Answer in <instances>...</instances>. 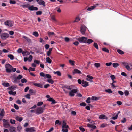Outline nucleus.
<instances>
[{"mask_svg":"<svg viewBox=\"0 0 132 132\" xmlns=\"http://www.w3.org/2000/svg\"><path fill=\"white\" fill-rule=\"evenodd\" d=\"M113 67L114 68L117 67L119 66V64L117 63H114L112 64Z\"/></svg>","mask_w":132,"mask_h":132,"instance_id":"nucleus-48","label":"nucleus"},{"mask_svg":"<svg viewBox=\"0 0 132 132\" xmlns=\"http://www.w3.org/2000/svg\"><path fill=\"white\" fill-rule=\"evenodd\" d=\"M47 81L51 84H53L54 82V81L50 79H47Z\"/></svg>","mask_w":132,"mask_h":132,"instance_id":"nucleus-50","label":"nucleus"},{"mask_svg":"<svg viewBox=\"0 0 132 132\" xmlns=\"http://www.w3.org/2000/svg\"><path fill=\"white\" fill-rule=\"evenodd\" d=\"M21 81L22 83H24V82H27V80L25 78H23L21 80Z\"/></svg>","mask_w":132,"mask_h":132,"instance_id":"nucleus-58","label":"nucleus"},{"mask_svg":"<svg viewBox=\"0 0 132 132\" xmlns=\"http://www.w3.org/2000/svg\"><path fill=\"white\" fill-rule=\"evenodd\" d=\"M28 71L30 72V71H35V68L30 67L28 69Z\"/></svg>","mask_w":132,"mask_h":132,"instance_id":"nucleus-49","label":"nucleus"},{"mask_svg":"<svg viewBox=\"0 0 132 132\" xmlns=\"http://www.w3.org/2000/svg\"><path fill=\"white\" fill-rule=\"evenodd\" d=\"M9 36V35L7 33H2L1 35V38L3 40H5Z\"/></svg>","mask_w":132,"mask_h":132,"instance_id":"nucleus-6","label":"nucleus"},{"mask_svg":"<svg viewBox=\"0 0 132 132\" xmlns=\"http://www.w3.org/2000/svg\"><path fill=\"white\" fill-rule=\"evenodd\" d=\"M105 91L106 92H108L109 94L111 93H112V91L110 89H106L105 90Z\"/></svg>","mask_w":132,"mask_h":132,"instance_id":"nucleus-45","label":"nucleus"},{"mask_svg":"<svg viewBox=\"0 0 132 132\" xmlns=\"http://www.w3.org/2000/svg\"><path fill=\"white\" fill-rule=\"evenodd\" d=\"M73 73L74 74H82L81 72L77 69H75L73 70Z\"/></svg>","mask_w":132,"mask_h":132,"instance_id":"nucleus-16","label":"nucleus"},{"mask_svg":"<svg viewBox=\"0 0 132 132\" xmlns=\"http://www.w3.org/2000/svg\"><path fill=\"white\" fill-rule=\"evenodd\" d=\"M121 63L125 67V68L127 70L130 71L131 70V69L129 65V62H121Z\"/></svg>","mask_w":132,"mask_h":132,"instance_id":"nucleus-7","label":"nucleus"},{"mask_svg":"<svg viewBox=\"0 0 132 132\" xmlns=\"http://www.w3.org/2000/svg\"><path fill=\"white\" fill-rule=\"evenodd\" d=\"M87 38V37H82L78 38L76 39L81 43H86Z\"/></svg>","mask_w":132,"mask_h":132,"instance_id":"nucleus-3","label":"nucleus"},{"mask_svg":"<svg viewBox=\"0 0 132 132\" xmlns=\"http://www.w3.org/2000/svg\"><path fill=\"white\" fill-rule=\"evenodd\" d=\"M40 75L42 77H43L45 79L46 78L48 79H51L52 77L51 75L49 74H45L43 72H41L40 73Z\"/></svg>","mask_w":132,"mask_h":132,"instance_id":"nucleus-5","label":"nucleus"},{"mask_svg":"<svg viewBox=\"0 0 132 132\" xmlns=\"http://www.w3.org/2000/svg\"><path fill=\"white\" fill-rule=\"evenodd\" d=\"M8 57L11 60H13L14 59V56L12 55L9 54L8 55Z\"/></svg>","mask_w":132,"mask_h":132,"instance_id":"nucleus-39","label":"nucleus"},{"mask_svg":"<svg viewBox=\"0 0 132 132\" xmlns=\"http://www.w3.org/2000/svg\"><path fill=\"white\" fill-rule=\"evenodd\" d=\"M87 29L86 27L84 25H81V32L84 35L85 34V31Z\"/></svg>","mask_w":132,"mask_h":132,"instance_id":"nucleus-9","label":"nucleus"},{"mask_svg":"<svg viewBox=\"0 0 132 132\" xmlns=\"http://www.w3.org/2000/svg\"><path fill=\"white\" fill-rule=\"evenodd\" d=\"M10 132H16V129L14 127H11L10 130Z\"/></svg>","mask_w":132,"mask_h":132,"instance_id":"nucleus-28","label":"nucleus"},{"mask_svg":"<svg viewBox=\"0 0 132 132\" xmlns=\"http://www.w3.org/2000/svg\"><path fill=\"white\" fill-rule=\"evenodd\" d=\"M17 52L18 53H22L23 52L21 48H19L17 50Z\"/></svg>","mask_w":132,"mask_h":132,"instance_id":"nucleus-64","label":"nucleus"},{"mask_svg":"<svg viewBox=\"0 0 132 132\" xmlns=\"http://www.w3.org/2000/svg\"><path fill=\"white\" fill-rule=\"evenodd\" d=\"M9 93L10 95H14L16 94V92H13L12 91H10L9 92Z\"/></svg>","mask_w":132,"mask_h":132,"instance_id":"nucleus-41","label":"nucleus"},{"mask_svg":"<svg viewBox=\"0 0 132 132\" xmlns=\"http://www.w3.org/2000/svg\"><path fill=\"white\" fill-rule=\"evenodd\" d=\"M95 8V6H94V5L93 6L90 7L88 8L87 9V11H91L93 9Z\"/></svg>","mask_w":132,"mask_h":132,"instance_id":"nucleus-30","label":"nucleus"},{"mask_svg":"<svg viewBox=\"0 0 132 132\" xmlns=\"http://www.w3.org/2000/svg\"><path fill=\"white\" fill-rule=\"evenodd\" d=\"M78 91V89L77 88L73 89L72 88V89L69 92V94L71 97H73L74 96L75 94L77 93Z\"/></svg>","mask_w":132,"mask_h":132,"instance_id":"nucleus-2","label":"nucleus"},{"mask_svg":"<svg viewBox=\"0 0 132 132\" xmlns=\"http://www.w3.org/2000/svg\"><path fill=\"white\" fill-rule=\"evenodd\" d=\"M93 45L96 49H98V45L96 43H94Z\"/></svg>","mask_w":132,"mask_h":132,"instance_id":"nucleus-40","label":"nucleus"},{"mask_svg":"<svg viewBox=\"0 0 132 132\" xmlns=\"http://www.w3.org/2000/svg\"><path fill=\"white\" fill-rule=\"evenodd\" d=\"M36 91L32 89H30L29 90V93L30 94H32L34 93H36Z\"/></svg>","mask_w":132,"mask_h":132,"instance_id":"nucleus-33","label":"nucleus"},{"mask_svg":"<svg viewBox=\"0 0 132 132\" xmlns=\"http://www.w3.org/2000/svg\"><path fill=\"white\" fill-rule=\"evenodd\" d=\"M33 35L36 37H37L39 35L38 32L36 31H35L33 33Z\"/></svg>","mask_w":132,"mask_h":132,"instance_id":"nucleus-42","label":"nucleus"},{"mask_svg":"<svg viewBox=\"0 0 132 132\" xmlns=\"http://www.w3.org/2000/svg\"><path fill=\"white\" fill-rule=\"evenodd\" d=\"M5 24L6 26L9 27H12L13 25V22L12 21L10 20H7L4 23Z\"/></svg>","mask_w":132,"mask_h":132,"instance_id":"nucleus-8","label":"nucleus"},{"mask_svg":"<svg viewBox=\"0 0 132 132\" xmlns=\"http://www.w3.org/2000/svg\"><path fill=\"white\" fill-rule=\"evenodd\" d=\"M87 127L89 128H92V129L91 130V131H93V129H95L96 128V127L95 125H92L88 123L87 125Z\"/></svg>","mask_w":132,"mask_h":132,"instance_id":"nucleus-15","label":"nucleus"},{"mask_svg":"<svg viewBox=\"0 0 132 132\" xmlns=\"http://www.w3.org/2000/svg\"><path fill=\"white\" fill-rule=\"evenodd\" d=\"M15 119L17 121H19V122H21L23 120L22 117L18 116H16L15 117Z\"/></svg>","mask_w":132,"mask_h":132,"instance_id":"nucleus-23","label":"nucleus"},{"mask_svg":"<svg viewBox=\"0 0 132 132\" xmlns=\"http://www.w3.org/2000/svg\"><path fill=\"white\" fill-rule=\"evenodd\" d=\"M64 40L66 42H68L70 40V39L68 37H66L64 38Z\"/></svg>","mask_w":132,"mask_h":132,"instance_id":"nucleus-57","label":"nucleus"},{"mask_svg":"<svg viewBox=\"0 0 132 132\" xmlns=\"http://www.w3.org/2000/svg\"><path fill=\"white\" fill-rule=\"evenodd\" d=\"M46 62L49 64H50L51 63L52 60L50 57H47L46 58Z\"/></svg>","mask_w":132,"mask_h":132,"instance_id":"nucleus-27","label":"nucleus"},{"mask_svg":"<svg viewBox=\"0 0 132 132\" xmlns=\"http://www.w3.org/2000/svg\"><path fill=\"white\" fill-rule=\"evenodd\" d=\"M63 88L65 89H66L68 90H71L72 89V87L71 86H64L63 87Z\"/></svg>","mask_w":132,"mask_h":132,"instance_id":"nucleus-20","label":"nucleus"},{"mask_svg":"<svg viewBox=\"0 0 132 132\" xmlns=\"http://www.w3.org/2000/svg\"><path fill=\"white\" fill-rule=\"evenodd\" d=\"M22 78V76L20 75H19L18 76L16 77V78L18 80H20Z\"/></svg>","mask_w":132,"mask_h":132,"instance_id":"nucleus-56","label":"nucleus"},{"mask_svg":"<svg viewBox=\"0 0 132 132\" xmlns=\"http://www.w3.org/2000/svg\"><path fill=\"white\" fill-rule=\"evenodd\" d=\"M111 85L113 89L115 88L116 87H117V86L115 85V84L114 83L112 82L111 84Z\"/></svg>","mask_w":132,"mask_h":132,"instance_id":"nucleus-61","label":"nucleus"},{"mask_svg":"<svg viewBox=\"0 0 132 132\" xmlns=\"http://www.w3.org/2000/svg\"><path fill=\"white\" fill-rule=\"evenodd\" d=\"M117 52L119 54H124L123 52L120 49L118 50Z\"/></svg>","mask_w":132,"mask_h":132,"instance_id":"nucleus-43","label":"nucleus"},{"mask_svg":"<svg viewBox=\"0 0 132 132\" xmlns=\"http://www.w3.org/2000/svg\"><path fill=\"white\" fill-rule=\"evenodd\" d=\"M22 54L23 56L29 55L30 53L27 51H23L22 52Z\"/></svg>","mask_w":132,"mask_h":132,"instance_id":"nucleus-19","label":"nucleus"},{"mask_svg":"<svg viewBox=\"0 0 132 132\" xmlns=\"http://www.w3.org/2000/svg\"><path fill=\"white\" fill-rule=\"evenodd\" d=\"M111 79L112 80H114L116 79V77L114 75H112L110 76Z\"/></svg>","mask_w":132,"mask_h":132,"instance_id":"nucleus-63","label":"nucleus"},{"mask_svg":"<svg viewBox=\"0 0 132 132\" xmlns=\"http://www.w3.org/2000/svg\"><path fill=\"white\" fill-rule=\"evenodd\" d=\"M125 95V96H128L129 94V92L127 90L125 91L124 92Z\"/></svg>","mask_w":132,"mask_h":132,"instance_id":"nucleus-59","label":"nucleus"},{"mask_svg":"<svg viewBox=\"0 0 132 132\" xmlns=\"http://www.w3.org/2000/svg\"><path fill=\"white\" fill-rule=\"evenodd\" d=\"M89 85L88 82L83 80L82 81V85L84 87H86Z\"/></svg>","mask_w":132,"mask_h":132,"instance_id":"nucleus-12","label":"nucleus"},{"mask_svg":"<svg viewBox=\"0 0 132 132\" xmlns=\"http://www.w3.org/2000/svg\"><path fill=\"white\" fill-rule=\"evenodd\" d=\"M30 95L29 94H28L25 96V97L26 98L28 99H30Z\"/></svg>","mask_w":132,"mask_h":132,"instance_id":"nucleus-60","label":"nucleus"},{"mask_svg":"<svg viewBox=\"0 0 132 132\" xmlns=\"http://www.w3.org/2000/svg\"><path fill=\"white\" fill-rule=\"evenodd\" d=\"M38 3L39 5H43L44 6H45V2L42 0L40 1Z\"/></svg>","mask_w":132,"mask_h":132,"instance_id":"nucleus-24","label":"nucleus"},{"mask_svg":"<svg viewBox=\"0 0 132 132\" xmlns=\"http://www.w3.org/2000/svg\"><path fill=\"white\" fill-rule=\"evenodd\" d=\"M95 6V8L97 7H102V4L101 3L96 4L94 5Z\"/></svg>","mask_w":132,"mask_h":132,"instance_id":"nucleus-34","label":"nucleus"},{"mask_svg":"<svg viewBox=\"0 0 132 132\" xmlns=\"http://www.w3.org/2000/svg\"><path fill=\"white\" fill-rule=\"evenodd\" d=\"M25 131L27 132H34L35 131V128L34 127L28 128L26 129Z\"/></svg>","mask_w":132,"mask_h":132,"instance_id":"nucleus-10","label":"nucleus"},{"mask_svg":"<svg viewBox=\"0 0 132 132\" xmlns=\"http://www.w3.org/2000/svg\"><path fill=\"white\" fill-rule=\"evenodd\" d=\"M6 71L8 73H10L12 71L15 72L16 69L15 68H13V67L9 64H7L5 65Z\"/></svg>","mask_w":132,"mask_h":132,"instance_id":"nucleus-1","label":"nucleus"},{"mask_svg":"<svg viewBox=\"0 0 132 132\" xmlns=\"http://www.w3.org/2000/svg\"><path fill=\"white\" fill-rule=\"evenodd\" d=\"M33 59V56L31 55H30L28 58V61L29 62H30Z\"/></svg>","mask_w":132,"mask_h":132,"instance_id":"nucleus-37","label":"nucleus"},{"mask_svg":"<svg viewBox=\"0 0 132 132\" xmlns=\"http://www.w3.org/2000/svg\"><path fill=\"white\" fill-rule=\"evenodd\" d=\"M91 98L90 97H88L86 100V102L88 103H89L90 102Z\"/></svg>","mask_w":132,"mask_h":132,"instance_id":"nucleus-54","label":"nucleus"},{"mask_svg":"<svg viewBox=\"0 0 132 132\" xmlns=\"http://www.w3.org/2000/svg\"><path fill=\"white\" fill-rule=\"evenodd\" d=\"M2 85L4 86L5 87H8L9 86V84L7 82H4L2 83Z\"/></svg>","mask_w":132,"mask_h":132,"instance_id":"nucleus-32","label":"nucleus"},{"mask_svg":"<svg viewBox=\"0 0 132 132\" xmlns=\"http://www.w3.org/2000/svg\"><path fill=\"white\" fill-rule=\"evenodd\" d=\"M91 100H98V98L95 96H93L91 98Z\"/></svg>","mask_w":132,"mask_h":132,"instance_id":"nucleus-51","label":"nucleus"},{"mask_svg":"<svg viewBox=\"0 0 132 132\" xmlns=\"http://www.w3.org/2000/svg\"><path fill=\"white\" fill-rule=\"evenodd\" d=\"M33 85L42 88L43 87L42 85L40 83H34Z\"/></svg>","mask_w":132,"mask_h":132,"instance_id":"nucleus-22","label":"nucleus"},{"mask_svg":"<svg viewBox=\"0 0 132 132\" xmlns=\"http://www.w3.org/2000/svg\"><path fill=\"white\" fill-rule=\"evenodd\" d=\"M22 37L25 39L28 43H29L31 42V40L29 37L24 36H22Z\"/></svg>","mask_w":132,"mask_h":132,"instance_id":"nucleus-21","label":"nucleus"},{"mask_svg":"<svg viewBox=\"0 0 132 132\" xmlns=\"http://www.w3.org/2000/svg\"><path fill=\"white\" fill-rule=\"evenodd\" d=\"M52 50V48H50L49 50V51H47V55L48 56H50V55L51 54V52Z\"/></svg>","mask_w":132,"mask_h":132,"instance_id":"nucleus-31","label":"nucleus"},{"mask_svg":"<svg viewBox=\"0 0 132 132\" xmlns=\"http://www.w3.org/2000/svg\"><path fill=\"white\" fill-rule=\"evenodd\" d=\"M86 77L88 78L86 79V80L87 81H89L91 82H93V81L92 80L93 78V77L89 75H87Z\"/></svg>","mask_w":132,"mask_h":132,"instance_id":"nucleus-14","label":"nucleus"},{"mask_svg":"<svg viewBox=\"0 0 132 132\" xmlns=\"http://www.w3.org/2000/svg\"><path fill=\"white\" fill-rule=\"evenodd\" d=\"M22 128L21 126L20 125L18 126L17 127V130L18 131H20Z\"/></svg>","mask_w":132,"mask_h":132,"instance_id":"nucleus-62","label":"nucleus"},{"mask_svg":"<svg viewBox=\"0 0 132 132\" xmlns=\"http://www.w3.org/2000/svg\"><path fill=\"white\" fill-rule=\"evenodd\" d=\"M48 35L50 37L55 35V34L53 32H48Z\"/></svg>","mask_w":132,"mask_h":132,"instance_id":"nucleus-38","label":"nucleus"},{"mask_svg":"<svg viewBox=\"0 0 132 132\" xmlns=\"http://www.w3.org/2000/svg\"><path fill=\"white\" fill-rule=\"evenodd\" d=\"M102 50L103 51L106 52L108 53H109V50L105 48H103L102 49Z\"/></svg>","mask_w":132,"mask_h":132,"instance_id":"nucleus-52","label":"nucleus"},{"mask_svg":"<svg viewBox=\"0 0 132 132\" xmlns=\"http://www.w3.org/2000/svg\"><path fill=\"white\" fill-rule=\"evenodd\" d=\"M54 73L55 74H57L59 76H60L61 75V73L59 71H57L56 72H54Z\"/></svg>","mask_w":132,"mask_h":132,"instance_id":"nucleus-44","label":"nucleus"},{"mask_svg":"<svg viewBox=\"0 0 132 132\" xmlns=\"http://www.w3.org/2000/svg\"><path fill=\"white\" fill-rule=\"evenodd\" d=\"M44 110L42 107H39L37 108L35 112L36 114L37 115H39L42 113L44 111Z\"/></svg>","mask_w":132,"mask_h":132,"instance_id":"nucleus-4","label":"nucleus"},{"mask_svg":"<svg viewBox=\"0 0 132 132\" xmlns=\"http://www.w3.org/2000/svg\"><path fill=\"white\" fill-rule=\"evenodd\" d=\"M64 127L68 128L69 126H68L67 125L66 123V121H65L64 120L63 121V123H62V126H63V125H64Z\"/></svg>","mask_w":132,"mask_h":132,"instance_id":"nucleus-36","label":"nucleus"},{"mask_svg":"<svg viewBox=\"0 0 132 132\" xmlns=\"http://www.w3.org/2000/svg\"><path fill=\"white\" fill-rule=\"evenodd\" d=\"M94 65L97 68H98L100 66V64L99 63H95Z\"/></svg>","mask_w":132,"mask_h":132,"instance_id":"nucleus-53","label":"nucleus"},{"mask_svg":"<svg viewBox=\"0 0 132 132\" xmlns=\"http://www.w3.org/2000/svg\"><path fill=\"white\" fill-rule=\"evenodd\" d=\"M86 41V43L90 44L93 42V40L90 39H88L87 38Z\"/></svg>","mask_w":132,"mask_h":132,"instance_id":"nucleus-25","label":"nucleus"},{"mask_svg":"<svg viewBox=\"0 0 132 132\" xmlns=\"http://www.w3.org/2000/svg\"><path fill=\"white\" fill-rule=\"evenodd\" d=\"M43 104V103L42 102L40 101L38 102L37 105L38 106H40L42 105Z\"/></svg>","mask_w":132,"mask_h":132,"instance_id":"nucleus-46","label":"nucleus"},{"mask_svg":"<svg viewBox=\"0 0 132 132\" xmlns=\"http://www.w3.org/2000/svg\"><path fill=\"white\" fill-rule=\"evenodd\" d=\"M80 19V18L77 17L76 18L75 20L73 21V22H77L79 21Z\"/></svg>","mask_w":132,"mask_h":132,"instance_id":"nucleus-35","label":"nucleus"},{"mask_svg":"<svg viewBox=\"0 0 132 132\" xmlns=\"http://www.w3.org/2000/svg\"><path fill=\"white\" fill-rule=\"evenodd\" d=\"M10 3L11 4H15L16 2L15 0H10Z\"/></svg>","mask_w":132,"mask_h":132,"instance_id":"nucleus-47","label":"nucleus"},{"mask_svg":"<svg viewBox=\"0 0 132 132\" xmlns=\"http://www.w3.org/2000/svg\"><path fill=\"white\" fill-rule=\"evenodd\" d=\"M64 125L65 124L64 123L63 125V126H62V131L63 132H68V128L64 127Z\"/></svg>","mask_w":132,"mask_h":132,"instance_id":"nucleus-17","label":"nucleus"},{"mask_svg":"<svg viewBox=\"0 0 132 132\" xmlns=\"http://www.w3.org/2000/svg\"><path fill=\"white\" fill-rule=\"evenodd\" d=\"M99 118L100 119H107L108 117L104 114H101L99 116Z\"/></svg>","mask_w":132,"mask_h":132,"instance_id":"nucleus-13","label":"nucleus"},{"mask_svg":"<svg viewBox=\"0 0 132 132\" xmlns=\"http://www.w3.org/2000/svg\"><path fill=\"white\" fill-rule=\"evenodd\" d=\"M5 113V112L4 111V109H2L0 113V117H3Z\"/></svg>","mask_w":132,"mask_h":132,"instance_id":"nucleus-26","label":"nucleus"},{"mask_svg":"<svg viewBox=\"0 0 132 132\" xmlns=\"http://www.w3.org/2000/svg\"><path fill=\"white\" fill-rule=\"evenodd\" d=\"M28 9L30 11H37L38 10V8L36 7H34L33 5L30 6L29 5V6Z\"/></svg>","mask_w":132,"mask_h":132,"instance_id":"nucleus-11","label":"nucleus"},{"mask_svg":"<svg viewBox=\"0 0 132 132\" xmlns=\"http://www.w3.org/2000/svg\"><path fill=\"white\" fill-rule=\"evenodd\" d=\"M69 62L71 65L73 66L75 65V62L74 61L71 60H69Z\"/></svg>","mask_w":132,"mask_h":132,"instance_id":"nucleus-29","label":"nucleus"},{"mask_svg":"<svg viewBox=\"0 0 132 132\" xmlns=\"http://www.w3.org/2000/svg\"><path fill=\"white\" fill-rule=\"evenodd\" d=\"M61 121H60L59 120H56L55 123V125L57 124H58L59 125H61Z\"/></svg>","mask_w":132,"mask_h":132,"instance_id":"nucleus-55","label":"nucleus"},{"mask_svg":"<svg viewBox=\"0 0 132 132\" xmlns=\"http://www.w3.org/2000/svg\"><path fill=\"white\" fill-rule=\"evenodd\" d=\"M29 4H21L20 5V6L23 8H28Z\"/></svg>","mask_w":132,"mask_h":132,"instance_id":"nucleus-18","label":"nucleus"}]
</instances>
